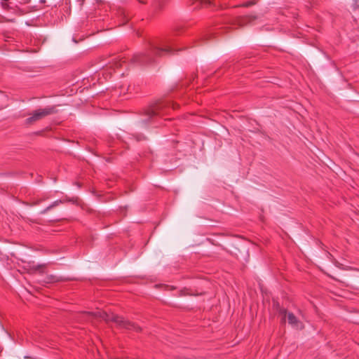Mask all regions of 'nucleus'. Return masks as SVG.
<instances>
[{
    "label": "nucleus",
    "instance_id": "f257e3e1",
    "mask_svg": "<svg viewBox=\"0 0 359 359\" xmlns=\"http://www.w3.org/2000/svg\"><path fill=\"white\" fill-rule=\"evenodd\" d=\"M172 48L168 45L159 46L151 43L145 53L134 55L133 60L142 65L151 64L156 62L157 57L172 52Z\"/></svg>",
    "mask_w": 359,
    "mask_h": 359
},
{
    "label": "nucleus",
    "instance_id": "f03ea898",
    "mask_svg": "<svg viewBox=\"0 0 359 359\" xmlns=\"http://www.w3.org/2000/svg\"><path fill=\"white\" fill-rule=\"evenodd\" d=\"M93 318L104 320L106 323L113 322L120 328H125L136 332L141 331L140 327L135 323L125 320L123 317L114 313H108L105 311L98 310L93 312H88Z\"/></svg>",
    "mask_w": 359,
    "mask_h": 359
},
{
    "label": "nucleus",
    "instance_id": "7ed1b4c3",
    "mask_svg": "<svg viewBox=\"0 0 359 359\" xmlns=\"http://www.w3.org/2000/svg\"><path fill=\"white\" fill-rule=\"evenodd\" d=\"M168 107H172L173 109H175L178 107V105L168 101H158L147 109L146 114L149 118L155 116H163L167 113L165 110Z\"/></svg>",
    "mask_w": 359,
    "mask_h": 359
},
{
    "label": "nucleus",
    "instance_id": "20e7f679",
    "mask_svg": "<svg viewBox=\"0 0 359 359\" xmlns=\"http://www.w3.org/2000/svg\"><path fill=\"white\" fill-rule=\"evenodd\" d=\"M55 107H47L43 109H39L30 114V116L25 120L27 125L33 124L34 122L39 121L44 117L55 113Z\"/></svg>",
    "mask_w": 359,
    "mask_h": 359
},
{
    "label": "nucleus",
    "instance_id": "39448f33",
    "mask_svg": "<svg viewBox=\"0 0 359 359\" xmlns=\"http://www.w3.org/2000/svg\"><path fill=\"white\" fill-rule=\"evenodd\" d=\"M287 317L289 324L293 327L300 330L303 329V323L292 313H288Z\"/></svg>",
    "mask_w": 359,
    "mask_h": 359
},
{
    "label": "nucleus",
    "instance_id": "423d86ee",
    "mask_svg": "<svg viewBox=\"0 0 359 359\" xmlns=\"http://www.w3.org/2000/svg\"><path fill=\"white\" fill-rule=\"evenodd\" d=\"M47 283H55V282H60V281H66L69 280V278H65L62 277H57L55 276L51 275L49 276H47Z\"/></svg>",
    "mask_w": 359,
    "mask_h": 359
},
{
    "label": "nucleus",
    "instance_id": "0eeeda50",
    "mask_svg": "<svg viewBox=\"0 0 359 359\" xmlns=\"http://www.w3.org/2000/svg\"><path fill=\"white\" fill-rule=\"evenodd\" d=\"M193 4H196V6L194 8H197L199 6H206L210 4V0H193Z\"/></svg>",
    "mask_w": 359,
    "mask_h": 359
},
{
    "label": "nucleus",
    "instance_id": "6e6552de",
    "mask_svg": "<svg viewBox=\"0 0 359 359\" xmlns=\"http://www.w3.org/2000/svg\"><path fill=\"white\" fill-rule=\"evenodd\" d=\"M60 203H62V201L61 200H57V201H54L52 204H50L46 209H44L41 212V213H46L47 211H48L49 210L52 209L53 208L58 205Z\"/></svg>",
    "mask_w": 359,
    "mask_h": 359
},
{
    "label": "nucleus",
    "instance_id": "1a4fd4ad",
    "mask_svg": "<svg viewBox=\"0 0 359 359\" xmlns=\"http://www.w3.org/2000/svg\"><path fill=\"white\" fill-rule=\"evenodd\" d=\"M279 313L280 315H282L283 316V319H285L286 318V316H287V310L284 308H280L279 309Z\"/></svg>",
    "mask_w": 359,
    "mask_h": 359
},
{
    "label": "nucleus",
    "instance_id": "9d476101",
    "mask_svg": "<svg viewBox=\"0 0 359 359\" xmlns=\"http://www.w3.org/2000/svg\"><path fill=\"white\" fill-rule=\"evenodd\" d=\"M255 4V2L254 1H247L245 3H244L242 6L243 7H248V6H250L252 5H254Z\"/></svg>",
    "mask_w": 359,
    "mask_h": 359
},
{
    "label": "nucleus",
    "instance_id": "9b49d317",
    "mask_svg": "<svg viewBox=\"0 0 359 359\" xmlns=\"http://www.w3.org/2000/svg\"><path fill=\"white\" fill-rule=\"evenodd\" d=\"M115 65L116 67L121 66V60H119L118 62H116Z\"/></svg>",
    "mask_w": 359,
    "mask_h": 359
}]
</instances>
